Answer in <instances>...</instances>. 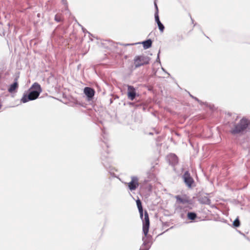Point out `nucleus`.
<instances>
[{"label": "nucleus", "instance_id": "nucleus-1", "mask_svg": "<svg viewBox=\"0 0 250 250\" xmlns=\"http://www.w3.org/2000/svg\"><path fill=\"white\" fill-rule=\"evenodd\" d=\"M42 91L41 85L38 83H35L28 91L24 93L21 101L25 103L29 101L34 100L38 98Z\"/></svg>", "mask_w": 250, "mask_h": 250}, {"label": "nucleus", "instance_id": "nucleus-2", "mask_svg": "<svg viewBox=\"0 0 250 250\" xmlns=\"http://www.w3.org/2000/svg\"><path fill=\"white\" fill-rule=\"evenodd\" d=\"M136 204L139 210L140 217L143 221V231L145 236H146L149 228V219L148 213L146 211H145V215L143 218V208L142 205L141 201L140 199L136 201Z\"/></svg>", "mask_w": 250, "mask_h": 250}, {"label": "nucleus", "instance_id": "nucleus-3", "mask_svg": "<svg viewBox=\"0 0 250 250\" xmlns=\"http://www.w3.org/2000/svg\"><path fill=\"white\" fill-rule=\"evenodd\" d=\"M249 124V121L246 118H243L234 125V128L231 129L230 132L234 135L242 133L248 127Z\"/></svg>", "mask_w": 250, "mask_h": 250}, {"label": "nucleus", "instance_id": "nucleus-4", "mask_svg": "<svg viewBox=\"0 0 250 250\" xmlns=\"http://www.w3.org/2000/svg\"><path fill=\"white\" fill-rule=\"evenodd\" d=\"M149 58L147 56H138L134 59V64L135 67L137 68L142 65L149 63Z\"/></svg>", "mask_w": 250, "mask_h": 250}, {"label": "nucleus", "instance_id": "nucleus-5", "mask_svg": "<svg viewBox=\"0 0 250 250\" xmlns=\"http://www.w3.org/2000/svg\"><path fill=\"white\" fill-rule=\"evenodd\" d=\"M131 181L128 184V188L130 190H135L139 186V179L136 176H132Z\"/></svg>", "mask_w": 250, "mask_h": 250}, {"label": "nucleus", "instance_id": "nucleus-6", "mask_svg": "<svg viewBox=\"0 0 250 250\" xmlns=\"http://www.w3.org/2000/svg\"><path fill=\"white\" fill-rule=\"evenodd\" d=\"M182 178L186 185L188 187L191 188L194 182L193 178L191 177L188 171H186L183 174Z\"/></svg>", "mask_w": 250, "mask_h": 250}, {"label": "nucleus", "instance_id": "nucleus-7", "mask_svg": "<svg viewBox=\"0 0 250 250\" xmlns=\"http://www.w3.org/2000/svg\"><path fill=\"white\" fill-rule=\"evenodd\" d=\"M83 92L89 101L93 99L95 94L94 90L89 87H85L84 88Z\"/></svg>", "mask_w": 250, "mask_h": 250}, {"label": "nucleus", "instance_id": "nucleus-8", "mask_svg": "<svg viewBox=\"0 0 250 250\" xmlns=\"http://www.w3.org/2000/svg\"><path fill=\"white\" fill-rule=\"evenodd\" d=\"M127 87L128 98L130 100H133L135 99L136 95L135 89L133 86L128 85Z\"/></svg>", "mask_w": 250, "mask_h": 250}, {"label": "nucleus", "instance_id": "nucleus-9", "mask_svg": "<svg viewBox=\"0 0 250 250\" xmlns=\"http://www.w3.org/2000/svg\"><path fill=\"white\" fill-rule=\"evenodd\" d=\"M152 42L151 39H148L146 41H143L142 42H137L134 43L133 44H137L139 43H142L143 45V47L144 49H146L150 48L152 45ZM132 44H127L126 45H132Z\"/></svg>", "mask_w": 250, "mask_h": 250}, {"label": "nucleus", "instance_id": "nucleus-10", "mask_svg": "<svg viewBox=\"0 0 250 250\" xmlns=\"http://www.w3.org/2000/svg\"><path fill=\"white\" fill-rule=\"evenodd\" d=\"M198 201L202 204L210 205L211 201L209 198L206 195H201L198 198Z\"/></svg>", "mask_w": 250, "mask_h": 250}, {"label": "nucleus", "instance_id": "nucleus-11", "mask_svg": "<svg viewBox=\"0 0 250 250\" xmlns=\"http://www.w3.org/2000/svg\"><path fill=\"white\" fill-rule=\"evenodd\" d=\"M169 163L173 166L178 163V157L174 154H171L168 156Z\"/></svg>", "mask_w": 250, "mask_h": 250}, {"label": "nucleus", "instance_id": "nucleus-12", "mask_svg": "<svg viewBox=\"0 0 250 250\" xmlns=\"http://www.w3.org/2000/svg\"><path fill=\"white\" fill-rule=\"evenodd\" d=\"M143 243L141 246L140 250H149L150 246H148V241L145 237L143 238Z\"/></svg>", "mask_w": 250, "mask_h": 250}, {"label": "nucleus", "instance_id": "nucleus-13", "mask_svg": "<svg viewBox=\"0 0 250 250\" xmlns=\"http://www.w3.org/2000/svg\"><path fill=\"white\" fill-rule=\"evenodd\" d=\"M187 216L188 219L191 220H194L197 217V215L195 212H188V213Z\"/></svg>", "mask_w": 250, "mask_h": 250}, {"label": "nucleus", "instance_id": "nucleus-14", "mask_svg": "<svg viewBox=\"0 0 250 250\" xmlns=\"http://www.w3.org/2000/svg\"><path fill=\"white\" fill-rule=\"evenodd\" d=\"M18 84L17 82H14L13 83L11 84L10 87L8 89V91L10 93H12L18 87Z\"/></svg>", "mask_w": 250, "mask_h": 250}, {"label": "nucleus", "instance_id": "nucleus-15", "mask_svg": "<svg viewBox=\"0 0 250 250\" xmlns=\"http://www.w3.org/2000/svg\"><path fill=\"white\" fill-rule=\"evenodd\" d=\"M176 199L177 201L180 203L186 204L188 203V201L187 199L182 198L179 195L176 196Z\"/></svg>", "mask_w": 250, "mask_h": 250}, {"label": "nucleus", "instance_id": "nucleus-16", "mask_svg": "<svg viewBox=\"0 0 250 250\" xmlns=\"http://www.w3.org/2000/svg\"><path fill=\"white\" fill-rule=\"evenodd\" d=\"M157 25H158L159 29L160 30V32L162 33L163 32L164 29H165L164 25L161 23V22L160 23H158L157 24Z\"/></svg>", "mask_w": 250, "mask_h": 250}, {"label": "nucleus", "instance_id": "nucleus-17", "mask_svg": "<svg viewBox=\"0 0 250 250\" xmlns=\"http://www.w3.org/2000/svg\"><path fill=\"white\" fill-rule=\"evenodd\" d=\"M154 17H155V21L157 24L158 23L161 22L160 19H159V15H158V13H157V12H155V14H154Z\"/></svg>", "mask_w": 250, "mask_h": 250}, {"label": "nucleus", "instance_id": "nucleus-18", "mask_svg": "<svg viewBox=\"0 0 250 250\" xmlns=\"http://www.w3.org/2000/svg\"><path fill=\"white\" fill-rule=\"evenodd\" d=\"M240 221L238 218H236L233 223V225L235 227H238L240 226Z\"/></svg>", "mask_w": 250, "mask_h": 250}, {"label": "nucleus", "instance_id": "nucleus-19", "mask_svg": "<svg viewBox=\"0 0 250 250\" xmlns=\"http://www.w3.org/2000/svg\"><path fill=\"white\" fill-rule=\"evenodd\" d=\"M55 20L57 22H60L62 21V19L60 16L56 15L55 17Z\"/></svg>", "mask_w": 250, "mask_h": 250}, {"label": "nucleus", "instance_id": "nucleus-20", "mask_svg": "<svg viewBox=\"0 0 250 250\" xmlns=\"http://www.w3.org/2000/svg\"><path fill=\"white\" fill-rule=\"evenodd\" d=\"M82 30L84 33H87L90 36H92V35L89 32H88L84 28H82Z\"/></svg>", "mask_w": 250, "mask_h": 250}, {"label": "nucleus", "instance_id": "nucleus-21", "mask_svg": "<svg viewBox=\"0 0 250 250\" xmlns=\"http://www.w3.org/2000/svg\"><path fill=\"white\" fill-rule=\"evenodd\" d=\"M193 99H195L196 101H197L200 104H203V103L200 100H199L197 98L194 97H193Z\"/></svg>", "mask_w": 250, "mask_h": 250}, {"label": "nucleus", "instance_id": "nucleus-22", "mask_svg": "<svg viewBox=\"0 0 250 250\" xmlns=\"http://www.w3.org/2000/svg\"><path fill=\"white\" fill-rule=\"evenodd\" d=\"M160 53V51L159 50V51L158 52V55H157V59H156V61L159 62V63H160V58H159Z\"/></svg>", "mask_w": 250, "mask_h": 250}, {"label": "nucleus", "instance_id": "nucleus-23", "mask_svg": "<svg viewBox=\"0 0 250 250\" xmlns=\"http://www.w3.org/2000/svg\"><path fill=\"white\" fill-rule=\"evenodd\" d=\"M154 4H155V9H156L155 12H157V13H158V8L157 5L155 2Z\"/></svg>", "mask_w": 250, "mask_h": 250}, {"label": "nucleus", "instance_id": "nucleus-24", "mask_svg": "<svg viewBox=\"0 0 250 250\" xmlns=\"http://www.w3.org/2000/svg\"><path fill=\"white\" fill-rule=\"evenodd\" d=\"M189 95L193 99V97H194V96H192V95H191L190 94H189Z\"/></svg>", "mask_w": 250, "mask_h": 250}]
</instances>
